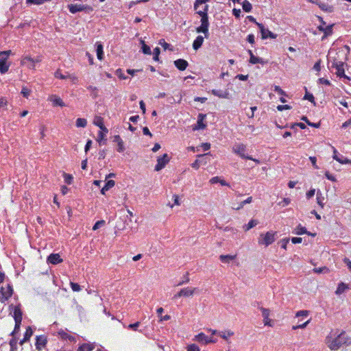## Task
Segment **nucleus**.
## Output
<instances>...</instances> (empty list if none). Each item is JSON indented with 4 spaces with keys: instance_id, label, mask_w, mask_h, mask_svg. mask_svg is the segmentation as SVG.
<instances>
[{
    "instance_id": "9b49d317",
    "label": "nucleus",
    "mask_w": 351,
    "mask_h": 351,
    "mask_svg": "<svg viewBox=\"0 0 351 351\" xmlns=\"http://www.w3.org/2000/svg\"><path fill=\"white\" fill-rule=\"evenodd\" d=\"M332 152H333L332 158L334 160H337L338 162H339L340 164H342V165H346V164L351 165L350 159H348L347 158H345L343 156L340 155L335 147H332Z\"/></svg>"
},
{
    "instance_id": "6e6552de",
    "label": "nucleus",
    "mask_w": 351,
    "mask_h": 351,
    "mask_svg": "<svg viewBox=\"0 0 351 351\" xmlns=\"http://www.w3.org/2000/svg\"><path fill=\"white\" fill-rule=\"evenodd\" d=\"M170 159L171 158L167 154H164L162 156L158 157L154 170L156 171L162 170L169 162Z\"/></svg>"
},
{
    "instance_id": "dca6fc26",
    "label": "nucleus",
    "mask_w": 351,
    "mask_h": 351,
    "mask_svg": "<svg viewBox=\"0 0 351 351\" xmlns=\"http://www.w3.org/2000/svg\"><path fill=\"white\" fill-rule=\"evenodd\" d=\"M47 263L52 265H57L63 262V259L59 254H51L47 257Z\"/></svg>"
},
{
    "instance_id": "c756f323",
    "label": "nucleus",
    "mask_w": 351,
    "mask_h": 351,
    "mask_svg": "<svg viewBox=\"0 0 351 351\" xmlns=\"http://www.w3.org/2000/svg\"><path fill=\"white\" fill-rule=\"evenodd\" d=\"M293 233L298 235L302 234H310V232L306 230V228L302 226L301 224H299L294 230Z\"/></svg>"
},
{
    "instance_id": "4468645a",
    "label": "nucleus",
    "mask_w": 351,
    "mask_h": 351,
    "mask_svg": "<svg viewBox=\"0 0 351 351\" xmlns=\"http://www.w3.org/2000/svg\"><path fill=\"white\" fill-rule=\"evenodd\" d=\"M333 25H334L332 24V25H327L326 27H324L323 25L318 26V27H317L318 29L320 32H324V36H322V40H324V39L326 38L328 36L332 35Z\"/></svg>"
},
{
    "instance_id": "72a5a7b5",
    "label": "nucleus",
    "mask_w": 351,
    "mask_h": 351,
    "mask_svg": "<svg viewBox=\"0 0 351 351\" xmlns=\"http://www.w3.org/2000/svg\"><path fill=\"white\" fill-rule=\"evenodd\" d=\"M316 199H317V204L322 208H323L324 206V197L321 191H318L317 192V197H316Z\"/></svg>"
},
{
    "instance_id": "393cba45",
    "label": "nucleus",
    "mask_w": 351,
    "mask_h": 351,
    "mask_svg": "<svg viewBox=\"0 0 351 351\" xmlns=\"http://www.w3.org/2000/svg\"><path fill=\"white\" fill-rule=\"evenodd\" d=\"M209 182L212 184L220 183V184L221 186H230V184L226 180H224L223 179H221V178H219L218 176L212 178Z\"/></svg>"
},
{
    "instance_id": "f3484780",
    "label": "nucleus",
    "mask_w": 351,
    "mask_h": 351,
    "mask_svg": "<svg viewBox=\"0 0 351 351\" xmlns=\"http://www.w3.org/2000/svg\"><path fill=\"white\" fill-rule=\"evenodd\" d=\"M260 310L261 311L262 315L263 317L264 324L265 326H271V319L269 318L270 313L269 310L263 307H261Z\"/></svg>"
},
{
    "instance_id": "412c9836",
    "label": "nucleus",
    "mask_w": 351,
    "mask_h": 351,
    "mask_svg": "<svg viewBox=\"0 0 351 351\" xmlns=\"http://www.w3.org/2000/svg\"><path fill=\"white\" fill-rule=\"evenodd\" d=\"M113 141L116 142L117 143V145H118V147L117 149V152L119 153L123 152L125 150L124 143H123L122 138H121V136L119 135H115L114 136Z\"/></svg>"
},
{
    "instance_id": "4be33fe9",
    "label": "nucleus",
    "mask_w": 351,
    "mask_h": 351,
    "mask_svg": "<svg viewBox=\"0 0 351 351\" xmlns=\"http://www.w3.org/2000/svg\"><path fill=\"white\" fill-rule=\"evenodd\" d=\"M195 339L199 342H204V343H213L214 341L210 337L206 336L204 333L200 332L195 336Z\"/></svg>"
},
{
    "instance_id": "7ed1b4c3",
    "label": "nucleus",
    "mask_w": 351,
    "mask_h": 351,
    "mask_svg": "<svg viewBox=\"0 0 351 351\" xmlns=\"http://www.w3.org/2000/svg\"><path fill=\"white\" fill-rule=\"evenodd\" d=\"M276 234L277 232L274 231H269L265 234H261L258 241V244L265 245V247L269 246L275 241Z\"/></svg>"
},
{
    "instance_id": "5701e85b",
    "label": "nucleus",
    "mask_w": 351,
    "mask_h": 351,
    "mask_svg": "<svg viewBox=\"0 0 351 351\" xmlns=\"http://www.w3.org/2000/svg\"><path fill=\"white\" fill-rule=\"evenodd\" d=\"M49 100L53 103V105L55 106H58L60 107L64 106V103L62 101V99L60 97H58L56 95H51L49 97Z\"/></svg>"
},
{
    "instance_id": "69168bd1",
    "label": "nucleus",
    "mask_w": 351,
    "mask_h": 351,
    "mask_svg": "<svg viewBox=\"0 0 351 351\" xmlns=\"http://www.w3.org/2000/svg\"><path fill=\"white\" fill-rule=\"evenodd\" d=\"M289 239H288V238L282 239L280 241L281 247L285 249V250H286L287 249V245L289 243Z\"/></svg>"
},
{
    "instance_id": "603ef678",
    "label": "nucleus",
    "mask_w": 351,
    "mask_h": 351,
    "mask_svg": "<svg viewBox=\"0 0 351 351\" xmlns=\"http://www.w3.org/2000/svg\"><path fill=\"white\" fill-rule=\"evenodd\" d=\"M160 48H159V47H156V48L154 49V57H153V59H154L155 61H158V60H159V55H160Z\"/></svg>"
},
{
    "instance_id": "f257e3e1",
    "label": "nucleus",
    "mask_w": 351,
    "mask_h": 351,
    "mask_svg": "<svg viewBox=\"0 0 351 351\" xmlns=\"http://www.w3.org/2000/svg\"><path fill=\"white\" fill-rule=\"evenodd\" d=\"M210 0H196L194 3V9L196 13L201 16V25L196 28L197 33H203L205 37L207 38L208 36V5H206V2Z\"/></svg>"
},
{
    "instance_id": "39448f33",
    "label": "nucleus",
    "mask_w": 351,
    "mask_h": 351,
    "mask_svg": "<svg viewBox=\"0 0 351 351\" xmlns=\"http://www.w3.org/2000/svg\"><path fill=\"white\" fill-rule=\"evenodd\" d=\"M332 67L336 69V75L339 77L350 79L344 71V62L335 59L332 62Z\"/></svg>"
},
{
    "instance_id": "bb28decb",
    "label": "nucleus",
    "mask_w": 351,
    "mask_h": 351,
    "mask_svg": "<svg viewBox=\"0 0 351 351\" xmlns=\"http://www.w3.org/2000/svg\"><path fill=\"white\" fill-rule=\"evenodd\" d=\"M203 43H204L203 36H197L193 43V48L195 50H197L198 49H199L202 47Z\"/></svg>"
},
{
    "instance_id": "49530a36",
    "label": "nucleus",
    "mask_w": 351,
    "mask_h": 351,
    "mask_svg": "<svg viewBox=\"0 0 351 351\" xmlns=\"http://www.w3.org/2000/svg\"><path fill=\"white\" fill-rule=\"evenodd\" d=\"M274 90L282 96H287L286 92L283 90L279 86L275 85Z\"/></svg>"
},
{
    "instance_id": "e433bc0d",
    "label": "nucleus",
    "mask_w": 351,
    "mask_h": 351,
    "mask_svg": "<svg viewBox=\"0 0 351 351\" xmlns=\"http://www.w3.org/2000/svg\"><path fill=\"white\" fill-rule=\"evenodd\" d=\"M243 10L246 12H250L252 9V5L247 0H245L242 3Z\"/></svg>"
},
{
    "instance_id": "7c9ffc66",
    "label": "nucleus",
    "mask_w": 351,
    "mask_h": 351,
    "mask_svg": "<svg viewBox=\"0 0 351 351\" xmlns=\"http://www.w3.org/2000/svg\"><path fill=\"white\" fill-rule=\"evenodd\" d=\"M249 62H250V63H251L252 64H265L267 62V61L264 60L263 58L256 57L254 55H252V56L250 58Z\"/></svg>"
},
{
    "instance_id": "ddd939ff",
    "label": "nucleus",
    "mask_w": 351,
    "mask_h": 351,
    "mask_svg": "<svg viewBox=\"0 0 351 351\" xmlns=\"http://www.w3.org/2000/svg\"><path fill=\"white\" fill-rule=\"evenodd\" d=\"M58 336L62 340L69 341L70 342H76V337L69 334L65 330L61 329L58 332Z\"/></svg>"
},
{
    "instance_id": "b1692460",
    "label": "nucleus",
    "mask_w": 351,
    "mask_h": 351,
    "mask_svg": "<svg viewBox=\"0 0 351 351\" xmlns=\"http://www.w3.org/2000/svg\"><path fill=\"white\" fill-rule=\"evenodd\" d=\"M6 59L7 58L0 59V73L2 74L5 73L9 70L10 64H6Z\"/></svg>"
},
{
    "instance_id": "2f4dec72",
    "label": "nucleus",
    "mask_w": 351,
    "mask_h": 351,
    "mask_svg": "<svg viewBox=\"0 0 351 351\" xmlns=\"http://www.w3.org/2000/svg\"><path fill=\"white\" fill-rule=\"evenodd\" d=\"M96 46H97V49H96L97 57L99 60H101L104 58L103 45L101 43L97 42Z\"/></svg>"
},
{
    "instance_id": "f8f14e48",
    "label": "nucleus",
    "mask_w": 351,
    "mask_h": 351,
    "mask_svg": "<svg viewBox=\"0 0 351 351\" xmlns=\"http://www.w3.org/2000/svg\"><path fill=\"white\" fill-rule=\"evenodd\" d=\"M43 58L42 56H38L35 58H32L29 56H25L22 57L21 60V64L22 66L26 65L27 62H32L34 64L40 63L42 61Z\"/></svg>"
},
{
    "instance_id": "aec40b11",
    "label": "nucleus",
    "mask_w": 351,
    "mask_h": 351,
    "mask_svg": "<svg viewBox=\"0 0 351 351\" xmlns=\"http://www.w3.org/2000/svg\"><path fill=\"white\" fill-rule=\"evenodd\" d=\"M174 65L178 70L184 71L187 68L189 63L184 59H178L174 61Z\"/></svg>"
},
{
    "instance_id": "c9c22d12",
    "label": "nucleus",
    "mask_w": 351,
    "mask_h": 351,
    "mask_svg": "<svg viewBox=\"0 0 351 351\" xmlns=\"http://www.w3.org/2000/svg\"><path fill=\"white\" fill-rule=\"evenodd\" d=\"M258 224V221L255 219H251L247 224L243 226L245 231H248L250 229L254 228Z\"/></svg>"
},
{
    "instance_id": "13d9d810",
    "label": "nucleus",
    "mask_w": 351,
    "mask_h": 351,
    "mask_svg": "<svg viewBox=\"0 0 351 351\" xmlns=\"http://www.w3.org/2000/svg\"><path fill=\"white\" fill-rule=\"evenodd\" d=\"M105 223V221L104 220H99V221H97L95 225L93 226V230H96L97 229H99L101 226H103L104 224Z\"/></svg>"
},
{
    "instance_id": "2eb2a0df",
    "label": "nucleus",
    "mask_w": 351,
    "mask_h": 351,
    "mask_svg": "<svg viewBox=\"0 0 351 351\" xmlns=\"http://www.w3.org/2000/svg\"><path fill=\"white\" fill-rule=\"evenodd\" d=\"M206 115L204 114H199L197 117V125L193 128L194 130H204L206 127V124L204 123Z\"/></svg>"
},
{
    "instance_id": "cd10ccee",
    "label": "nucleus",
    "mask_w": 351,
    "mask_h": 351,
    "mask_svg": "<svg viewBox=\"0 0 351 351\" xmlns=\"http://www.w3.org/2000/svg\"><path fill=\"white\" fill-rule=\"evenodd\" d=\"M236 257H237V255L221 254L219 256V258L223 263H229L230 261L234 260L236 258Z\"/></svg>"
},
{
    "instance_id": "a18cd8bd",
    "label": "nucleus",
    "mask_w": 351,
    "mask_h": 351,
    "mask_svg": "<svg viewBox=\"0 0 351 351\" xmlns=\"http://www.w3.org/2000/svg\"><path fill=\"white\" fill-rule=\"evenodd\" d=\"M63 177H64V182L66 184H71L72 183L73 178L71 174L64 173Z\"/></svg>"
},
{
    "instance_id": "6ab92c4d",
    "label": "nucleus",
    "mask_w": 351,
    "mask_h": 351,
    "mask_svg": "<svg viewBox=\"0 0 351 351\" xmlns=\"http://www.w3.org/2000/svg\"><path fill=\"white\" fill-rule=\"evenodd\" d=\"M69 12L72 14H75L77 12H82L86 10V6L82 4H71L68 5Z\"/></svg>"
},
{
    "instance_id": "ea45409f",
    "label": "nucleus",
    "mask_w": 351,
    "mask_h": 351,
    "mask_svg": "<svg viewBox=\"0 0 351 351\" xmlns=\"http://www.w3.org/2000/svg\"><path fill=\"white\" fill-rule=\"evenodd\" d=\"M301 120L305 121L308 125L315 128H318L320 126L319 123H312L308 119V118L306 116H302Z\"/></svg>"
},
{
    "instance_id": "0eeeda50",
    "label": "nucleus",
    "mask_w": 351,
    "mask_h": 351,
    "mask_svg": "<svg viewBox=\"0 0 351 351\" xmlns=\"http://www.w3.org/2000/svg\"><path fill=\"white\" fill-rule=\"evenodd\" d=\"M13 293V289L10 285L6 287H2L0 290V302L3 303L7 301Z\"/></svg>"
},
{
    "instance_id": "0e129e2a",
    "label": "nucleus",
    "mask_w": 351,
    "mask_h": 351,
    "mask_svg": "<svg viewBox=\"0 0 351 351\" xmlns=\"http://www.w3.org/2000/svg\"><path fill=\"white\" fill-rule=\"evenodd\" d=\"M291 108V106L289 105H278L277 106V110L278 111H282L284 110H290Z\"/></svg>"
},
{
    "instance_id": "3c124183",
    "label": "nucleus",
    "mask_w": 351,
    "mask_h": 351,
    "mask_svg": "<svg viewBox=\"0 0 351 351\" xmlns=\"http://www.w3.org/2000/svg\"><path fill=\"white\" fill-rule=\"evenodd\" d=\"M140 326V322H136L134 324H130L128 326V329H131L132 330H134V331H136L138 330V326Z\"/></svg>"
},
{
    "instance_id": "4d7b16f0",
    "label": "nucleus",
    "mask_w": 351,
    "mask_h": 351,
    "mask_svg": "<svg viewBox=\"0 0 351 351\" xmlns=\"http://www.w3.org/2000/svg\"><path fill=\"white\" fill-rule=\"evenodd\" d=\"M202 162V160H199V159H196L192 164H191V167L197 170L200 165H201V163Z\"/></svg>"
},
{
    "instance_id": "a19ab883",
    "label": "nucleus",
    "mask_w": 351,
    "mask_h": 351,
    "mask_svg": "<svg viewBox=\"0 0 351 351\" xmlns=\"http://www.w3.org/2000/svg\"><path fill=\"white\" fill-rule=\"evenodd\" d=\"M32 335H33V330L30 326H28L26 328V330L25 332L23 337L25 338V340L29 341L31 337L32 336Z\"/></svg>"
},
{
    "instance_id": "473e14b6",
    "label": "nucleus",
    "mask_w": 351,
    "mask_h": 351,
    "mask_svg": "<svg viewBox=\"0 0 351 351\" xmlns=\"http://www.w3.org/2000/svg\"><path fill=\"white\" fill-rule=\"evenodd\" d=\"M348 289V286L343 282H341L338 285L335 293L340 295L343 293L346 289Z\"/></svg>"
},
{
    "instance_id": "37998d69",
    "label": "nucleus",
    "mask_w": 351,
    "mask_h": 351,
    "mask_svg": "<svg viewBox=\"0 0 351 351\" xmlns=\"http://www.w3.org/2000/svg\"><path fill=\"white\" fill-rule=\"evenodd\" d=\"M142 43V50L145 54L150 55L152 53L150 47L147 45L143 40L141 41Z\"/></svg>"
},
{
    "instance_id": "1a4fd4ad",
    "label": "nucleus",
    "mask_w": 351,
    "mask_h": 351,
    "mask_svg": "<svg viewBox=\"0 0 351 351\" xmlns=\"http://www.w3.org/2000/svg\"><path fill=\"white\" fill-rule=\"evenodd\" d=\"M257 26L260 29L262 39H267L268 38L275 39L277 37V34H274L268 29H265L262 23H257Z\"/></svg>"
},
{
    "instance_id": "052dcab7",
    "label": "nucleus",
    "mask_w": 351,
    "mask_h": 351,
    "mask_svg": "<svg viewBox=\"0 0 351 351\" xmlns=\"http://www.w3.org/2000/svg\"><path fill=\"white\" fill-rule=\"evenodd\" d=\"M187 351H200V350L196 344L193 343L187 347Z\"/></svg>"
},
{
    "instance_id": "338daca9",
    "label": "nucleus",
    "mask_w": 351,
    "mask_h": 351,
    "mask_svg": "<svg viewBox=\"0 0 351 351\" xmlns=\"http://www.w3.org/2000/svg\"><path fill=\"white\" fill-rule=\"evenodd\" d=\"M117 75L119 76L120 79L125 80L127 77L124 75L121 69H118L116 71Z\"/></svg>"
},
{
    "instance_id": "de8ad7c7",
    "label": "nucleus",
    "mask_w": 351,
    "mask_h": 351,
    "mask_svg": "<svg viewBox=\"0 0 351 351\" xmlns=\"http://www.w3.org/2000/svg\"><path fill=\"white\" fill-rule=\"evenodd\" d=\"M114 185H115V182L112 180H109L105 184L104 189L109 190L110 189L112 188Z\"/></svg>"
},
{
    "instance_id": "774afa93",
    "label": "nucleus",
    "mask_w": 351,
    "mask_h": 351,
    "mask_svg": "<svg viewBox=\"0 0 351 351\" xmlns=\"http://www.w3.org/2000/svg\"><path fill=\"white\" fill-rule=\"evenodd\" d=\"M315 193V190L314 189H310L306 194V198L307 199H310L312 197L314 196Z\"/></svg>"
},
{
    "instance_id": "20e7f679",
    "label": "nucleus",
    "mask_w": 351,
    "mask_h": 351,
    "mask_svg": "<svg viewBox=\"0 0 351 351\" xmlns=\"http://www.w3.org/2000/svg\"><path fill=\"white\" fill-rule=\"evenodd\" d=\"M246 146L243 143H237L235 144L232 147V152L239 156L241 158L250 160L256 162V163H259L260 161L258 160L253 158L252 156L245 155Z\"/></svg>"
},
{
    "instance_id": "c85d7f7f",
    "label": "nucleus",
    "mask_w": 351,
    "mask_h": 351,
    "mask_svg": "<svg viewBox=\"0 0 351 351\" xmlns=\"http://www.w3.org/2000/svg\"><path fill=\"white\" fill-rule=\"evenodd\" d=\"M234 334V332L230 330L220 331L218 332V335L227 341H228L229 337L233 336Z\"/></svg>"
},
{
    "instance_id": "09e8293b",
    "label": "nucleus",
    "mask_w": 351,
    "mask_h": 351,
    "mask_svg": "<svg viewBox=\"0 0 351 351\" xmlns=\"http://www.w3.org/2000/svg\"><path fill=\"white\" fill-rule=\"evenodd\" d=\"M70 286H71V289L73 291H81V287L77 283L71 282H70Z\"/></svg>"
},
{
    "instance_id": "e2e57ef3",
    "label": "nucleus",
    "mask_w": 351,
    "mask_h": 351,
    "mask_svg": "<svg viewBox=\"0 0 351 351\" xmlns=\"http://www.w3.org/2000/svg\"><path fill=\"white\" fill-rule=\"evenodd\" d=\"M309 160H311L314 169H319L318 166L317 165V158L315 156H310Z\"/></svg>"
},
{
    "instance_id": "58836bf2",
    "label": "nucleus",
    "mask_w": 351,
    "mask_h": 351,
    "mask_svg": "<svg viewBox=\"0 0 351 351\" xmlns=\"http://www.w3.org/2000/svg\"><path fill=\"white\" fill-rule=\"evenodd\" d=\"M75 124L77 128H85L87 125V121L84 118H77Z\"/></svg>"
},
{
    "instance_id": "864d4df0",
    "label": "nucleus",
    "mask_w": 351,
    "mask_h": 351,
    "mask_svg": "<svg viewBox=\"0 0 351 351\" xmlns=\"http://www.w3.org/2000/svg\"><path fill=\"white\" fill-rule=\"evenodd\" d=\"M309 314V311L306 310L299 311L296 313L295 317H307Z\"/></svg>"
},
{
    "instance_id": "680f3d73",
    "label": "nucleus",
    "mask_w": 351,
    "mask_h": 351,
    "mask_svg": "<svg viewBox=\"0 0 351 351\" xmlns=\"http://www.w3.org/2000/svg\"><path fill=\"white\" fill-rule=\"evenodd\" d=\"M210 153L208 152V153H206V154H199L197 155V158H202V159H199L200 160L202 161V162L201 163V165H206L207 163V160L204 158V157L207 155H210Z\"/></svg>"
},
{
    "instance_id": "4c0bfd02",
    "label": "nucleus",
    "mask_w": 351,
    "mask_h": 351,
    "mask_svg": "<svg viewBox=\"0 0 351 351\" xmlns=\"http://www.w3.org/2000/svg\"><path fill=\"white\" fill-rule=\"evenodd\" d=\"M54 76H55V77L60 79V80H65V79H67V78H71V75H64L62 74V73H61L60 69H58L55 72ZM72 78L75 79V77H72Z\"/></svg>"
},
{
    "instance_id": "79ce46f5",
    "label": "nucleus",
    "mask_w": 351,
    "mask_h": 351,
    "mask_svg": "<svg viewBox=\"0 0 351 351\" xmlns=\"http://www.w3.org/2000/svg\"><path fill=\"white\" fill-rule=\"evenodd\" d=\"M10 346V351H15L17 349V339L16 338H12L10 339L9 342Z\"/></svg>"
},
{
    "instance_id": "a878e982",
    "label": "nucleus",
    "mask_w": 351,
    "mask_h": 351,
    "mask_svg": "<svg viewBox=\"0 0 351 351\" xmlns=\"http://www.w3.org/2000/svg\"><path fill=\"white\" fill-rule=\"evenodd\" d=\"M13 317L14 321H17L18 323L19 322H22V312L19 306H15L13 311Z\"/></svg>"
},
{
    "instance_id": "423d86ee",
    "label": "nucleus",
    "mask_w": 351,
    "mask_h": 351,
    "mask_svg": "<svg viewBox=\"0 0 351 351\" xmlns=\"http://www.w3.org/2000/svg\"><path fill=\"white\" fill-rule=\"evenodd\" d=\"M198 290L196 287H184L179 292L175 294L173 297V299H177L180 297H191Z\"/></svg>"
},
{
    "instance_id": "f03ea898",
    "label": "nucleus",
    "mask_w": 351,
    "mask_h": 351,
    "mask_svg": "<svg viewBox=\"0 0 351 351\" xmlns=\"http://www.w3.org/2000/svg\"><path fill=\"white\" fill-rule=\"evenodd\" d=\"M325 342L331 350H337L342 346H350L351 344V338L345 331H341L337 336L330 333L326 337Z\"/></svg>"
},
{
    "instance_id": "8fccbe9b",
    "label": "nucleus",
    "mask_w": 351,
    "mask_h": 351,
    "mask_svg": "<svg viewBox=\"0 0 351 351\" xmlns=\"http://www.w3.org/2000/svg\"><path fill=\"white\" fill-rule=\"evenodd\" d=\"M310 322V320H307L306 322H304L303 324H298V325H296V326H292V329L293 330H297V329H299V328H304L306 327V326L308 324V323Z\"/></svg>"
},
{
    "instance_id": "5fc2aeb1",
    "label": "nucleus",
    "mask_w": 351,
    "mask_h": 351,
    "mask_svg": "<svg viewBox=\"0 0 351 351\" xmlns=\"http://www.w3.org/2000/svg\"><path fill=\"white\" fill-rule=\"evenodd\" d=\"M326 178L332 181V182H336L337 180H336V178L334 175L331 174L328 171H326L324 173Z\"/></svg>"
},
{
    "instance_id": "bf43d9fd",
    "label": "nucleus",
    "mask_w": 351,
    "mask_h": 351,
    "mask_svg": "<svg viewBox=\"0 0 351 351\" xmlns=\"http://www.w3.org/2000/svg\"><path fill=\"white\" fill-rule=\"evenodd\" d=\"M319 7L324 11H328V12H331L332 11V8L328 6L327 4L326 3H319Z\"/></svg>"
},
{
    "instance_id": "c03bdc74",
    "label": "nucleus",
    "mask_w": 351,
    "mask_h": 351,
    "mask_svg": "<svg viewBox=\"0 0 351 351\" xmlns=\"http://www.w3.org/2000/svg\"><path fill=\"white\" fill-rule=\"evenodd\" d=\"M31 92L32 91L29 88H28L26 86H23L22 88L21 93L24 97L27 98L29 96Z\"/></svg>"
},
{
    "instance_id": "9d476101",
    "label": "nucleus",
    "mask_w": 351,
    "mask_h": 351,
    "mask_svg": "<svg viewBox=\"0 0 351 351\" xmlns=\"http://www.w3.org/2000/svg\"><path fill=\"white\" fill-rule=\"evenodd\" d=\"M47 343V337L45 335H38L36 337L35 346L38 351L43 350Z\"/></svg>"
},
{
    "instance_id": "f704fd0d",
    "label": "nucleus",
    "mask_w": 351,
    "mask_h": 351,
    "mask_svg": "<svg viewBox=\"0 0 351 351\" xmlns=\"http://www.w3.org/2000/svg\"><path fill=\"white\" fill-rule=\"evenodd\" d=\"M93 348L94 347L91 344L83 343L77 348V351H92Z\"/></svg>"
},
{
    "instance_id": "6e6d98bb",
    "label": "nucleus",
    "mask_w": 351,
    "mask_h": 351,
    "mask_svg": "<svg viewBox=\"0 0 351 351\" xmlns=\"http://www.w3.org/2000/svg\"><path fill=\"white\" fill-rule=\"evenodd\" d=\"M44 3L43 0H26L27 4L41 5Z\"/></svg>"
},
{
    "instance_id": "a211bd4d",
    "label": "nucleus",
    "mask_w": 351,
    "mask_h": 351,
    "mask_svg": "<svg viewBox=\"0 0 351 351\" xmlns=\"http://www.w3.org/2000/svg\"><path fill=\"white\" fill-rule=\"evenodd\" d=\"M211 93L213 95L218 97L219 98H221V99H229L230 98V93L227 90H221L213 89L211 90Z\"/></svg>"
}]
</instances>
